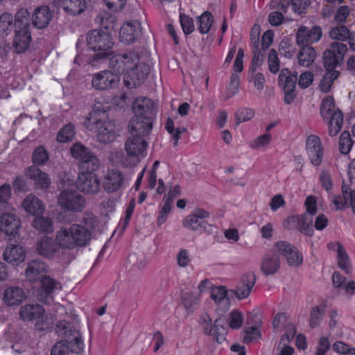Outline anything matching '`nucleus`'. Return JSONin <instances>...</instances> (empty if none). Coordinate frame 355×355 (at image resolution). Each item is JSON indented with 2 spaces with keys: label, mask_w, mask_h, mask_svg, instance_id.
Listing matches in <instances>:
<instances>
[{
  "label": "nucleus",
  "mask_w": 355,
  "mask_h": 355,
  "mask_svg": "<svg viewBox=\"0 0 355 355\" xmlns=\"http://www.w3.org/2000/svg\"><path fill=\"white\" fill-rule=\"evenodd\" d=\"M109 105L103 96L95 98L92 110L89 112L84 121V125L86 128H93L94 122H97L99 119H105L107 118V112L109 109Z\"/></svg>",
  "instance_id": "obj_19"
},
{
  "label": "nucleus",
  "mask_w": 355,
  "mask_h": 355,
  "mask_svg": "<svg viewBox=\"0 0 355 355\" xmlns=\"http://www.w3.org/2000/svg\"><path fill=\"white\" fill-rule=\"evenodd\" d=\"M71 153L73 157L81 162L83 168L92 171L99 169L101 164L98 158L81 143L74 144L71 148Z\"/></svg>",
  "instance_id": "obj_11"
},
{
  "label": "nucleus",
  "mask_w": 355,
  "mask_h": 355,
  "mask_svg": "<svg viewBox=\"0 0 355 355\" xmlns=\"http://www.w3.org/2000/svg\"><path fill=\"white\" fill-rule=\"evenodd\" d=\"M270 142L271 135L270 133H266L252 140L249 146L252 149L260 150L266 148L270 145Z\"/></svg>",
  "instance_id": "obj_49"
},
{
  "label": "nucleus",
  "mask_w": 355,
  "mask_h": 355,
  "mask_svg": "<svg viewBox=\"0 0 355 355\" xmlns=\"http://www.w3.org/2000/svg\"><path fill=\"white\" fill-rule=\"evenodd\" d=\"M227 321L230 328L238 329L242 326L243 322V314L238 310H233L229 313Z\"/></svg>",
  "instance_id": "obj_51"
},
{
  "label": "nucleus",
  "mask_w": 355,
  "mask_h": 355,
  "mask_svg": "<svg viewBox=\"0 0 355 355\" xmlns=\"http://www.w3.org/2000/svg\"><path fill=\"white\" fill-rule=\"evenodd\" d=\"M325 311V304H321L312 309L310 313V326L311 327H316L320 324Z\"/></svg>",
  "instance_id": "obj_46"
},
{
  "label": "nucleus",
  "mask_w": 355,
  "mask_h": 355,
  "mask_svg": "<svg viewBox=\"0 0 355 355\" xmlns=\"http://www.w3.org/2000/svg\"><path fill=\"white\" fill-rule=\"evenodd\" d=\"M141 34V26L138 21L124 23L120 30L119 39L124 44H132Z\"/></svg>",
  "instance_id": "obj_24"
},
{
  "label": "nucleus",
  "mask_w": 355,
  "mask_h": 355,
  "mask_svg": "<svg viewBox=\"0 0 355 355\" xmlns=\"http://www.w3.org/2000/svg\"><path fill=\"white\" fill-rule=\"evenodd\" d=\"M280 266L279 259L277 254H266L261 263V271L266 275H270L276 273Z\"/></svg>",
  "instance_id": "obj_37"
},
{
  "label": "nucleus",
  "mask_w": 355,
  "mask_h": 355,
  "mask_svg": "<svg viewBox=\"0 0 355 355\" xmlns=\"http://www.w3.org/2000/svg\"><path fill=\"white\" fill-rule=\"evenodd\" d=\"M92 126L93 128L87 129L96 132V138L99 142L108 144L116 139V134L114 125L107 119L97 120V122H94Z\"/></svg>",
  "instance_id": "obj_17"
},
{
  "label": "nucleus",
  "mask_w": 355,
  "mask_h": 355,
  "mask_svg": "<svg viewBox=\"0 0 355 355\" xmlns=\"http://www.w3.org/2000/svg\"><path fill=\"white\" fill-rule=\"evenodd\" d=\"M328 248L336 252L338 266L346 274H350L352 271V263L343 245L338 241H334L328 244Z\"/></svg>",
  "instance_id": "obj_23"
},
{
  "label": "nucleus",
  "mask_w": 355,
  "mask_h": 355,
  "mask_svg": "<svg viewBox=\"0 0 355 355\" xmlns=\"http://www.w3.org/2000/svg\"><path fill=\"white\" fill-rule=\"evenodd\" d=\"M95 171L87 169L78 174L76 187L82 193L87 195H96L101 190V180L94 173Z\"/></svg>",
  "instance_id": "obj_10"
},
{
  "label": "nucleus",
  "mask_w": 355,
  "mask_h": 355,
  "mask_svg": "<svg viewBox=\"0 0 355 355\" xmlns=\"http://www.w3.org/2000/svg\"><path fill=\"white\" fill-rule=\"evenodd\" d=\"M334 351L341 355H355V347L341 341H336L332 345Z\"/></svg>",
  "instance_id": "obj_57"
},
{
  "label": "nucleus",
  "mask_w": 355,
  "mask_h": 355,
  "mask_svg": "<svg viewBox=\"0 0 355 355\" xmlns=\"http://www.w3.org/2000/svg\"><path fill=\"white\" fill-rule=\"evenodd\" d=\"M33 227L42 232H53V220L48 217H36L33 220Z\"/></svg>",
  "instance_id": "obj_44"
},
{
  "label": "nucleus",
  "mask_w": 355,
  "mask_h": 355,
  "mask_svg": "<svg viewBox=\"0 0 355 355\" xmlns=\"http://www.w3.org/2000/svg\"><path fill=\"white\" fill-rule=\"evenodd\" d=\"M322 35V29L318 26H313L311 29L302 26L297 32L296 42L301 46H309L310 44L318 42Z\"/></svg>",
  "instance_id": "obj_22"
},
{
  "label": "nucleus",
  "mask_w": 355,
  "mask_h": 355,
  "mask_svg": "<svg viewBox=\"0 0 355 355\" xmlns=\"http://www.w3.org/2000/svg\"><path fill=\"white\" fill-rule=\"evenodd\" d=\"M306 145L311 163L315 166H319L322 162L324 155L320 139L316 135H309L306 139Z\"/></svg>",
  "instance_id": "obj_20"
},
{
  "label": "nucleus",
  "mask_w": 355,
  "mask_h": 355,
  "mask_svg": "<svg viewBox=\"0 0 355 355\" xmlns=\"http://www.w3.org/2000/svg\"><path fill=\"white\" fill-rule=\"evenodd\" d=\"M72 352L80 353L84 349V343L82 336L77 334L73 339V341H69Z\"/></svg>",
  "instance_id": "obj_64"
},
{
  "label": "nucleus",
  "mask_w": 355,
  "mask_h": 355,
  "mask_svg": "<svg viewBox=\"0 0 355 355\" xmlns=\"http://www.w3.org/2000/svg\"><path fill=\"white\" fill-rule=\"evenodd\" d=\"M253 54L251 65L249 69V73L250 74L256 73L263 60V54L261 50L258 49V51H257V49H254Z\"/></svg>",
  "instance_id": "obj_60"
},
{
  "label": "nucleus",
  "mask_w": 355,
  "mask_h": 355,
  "mask_svg": "<svg viewBox=\"0 0 355 355\" xmlns=\"http://www.w3.org/2000/svg\"><path fill=\"white\" fill-rule=\"evenodd\" d=\"M49 154L42 146L37 147L33 153V162L36 165H44L49 160Z\"/></svg>",
  "instance_id": "obj_52"
},
{
  "label": "nucleus",
  "mask_w": 355,
  "mask_h": 355,
  "mask_svg": "<svg viewBox=\"0 0 355 355\" xmlns=\"http://www.w3.org/2000/svg\"><path fill=\"white\" fill-rule=\"evenodd\" d=\"M343 195L334 196L332 202L336 209H342L349 205L355 214V190H343Z\"/></svg>",
  "instance_id": "obj_34"
},
{
  "label": "nucleus",
  "mask_w": 355,
  "mask_h": 355,
  "mask_svg": "<svg viewBox=\"0 0 355 355\" xmlns=\"http://www.w3.org/2000/svg\"><path fill=\"white\" fill-rule=\"evenodd\" d=\"M26 298L24 291L19 287H9L5 290L3 300L8 306H15L21 303Z\"/></svg>",
  "instance_id": "obj_35"
},
{
  "label": "nucleus",
  "mask_w": 355,
  "mask_h": 355,
  "mask_svg": "<svg viewBox=\"0 0 355 355\" xmlns=\"http://www.w3.org/2000/svg\"><path fill=\"white\" fill-rule=\"evenodd\" d=\"M313 81V74L311 71H305L299 77L298 85L302 88L305 89L310 86Z\"/></svg>",
  "instance_id": "obj_63"
},
{
  "label": "nucleus",
  "mask_w": 355,
  "mask_h": 355,
  "mask_svg": "<svg viewBox=\"0 0 355 355\" xmlns=\"http://www.w3.org/2000/svg\"><path fill=\"white\" fill-rule=\"evenodd\" d=\"M26 175L34 182L37 189H47L51 183L49 175L35 166L26 170Z\"/></svg>",
  "instance_id": "obj_30"
},
{
  "label": "nucleus",
  "mask_w": 355,
  "mask_h": 355,
  "mask_svg": "<svg viewBox=\"0 0 355 355\" xmlns=\"http://www.w3.org/2000/svg\"><path fill=\"white\" fill-rule=\"evenodd\" d=\"M256 277L253 273L245 274L238 282L235 289L233 291L235 296L239 300L247 298L251 293L252 289L255 284Z\"/></svg>",
  "instance_id": "obj_28"
},
{
  "label": "nucleus",
  "mask_w": 355,
  "mask_h": 355,
  "mask_svg": "<svg viewBox=\"0 0 355 355\" xmlns=\"http://www.w3.org/2000/svg\"><path fill=\"white\" fill-rule=\"evenodd\" d=\"M211 297L219 309L227 310L230 306V300L227 297V291L223 286L211 288Z\"/></svg>",
  "instance_id": "obj_36"
},
{
  "label": "nucleus",
  "mask_w": 355,
  "mask_h": 355,
  "mask_svg": "<svg viewBox=\"0 0 355 355\" xmlns=\"http://www.w3.org/2000/svg\"><path fill=\"white\" fill-rule=\"evenodd\" d=\"M239 78L236 73H232L230 78V83L227 88V98H230L234 96L239 89Z\"/></svg>",
  "instance_id": "obj_62"
},
{
  "label": "nucleus",
  "mask_w": 355,
  "mask_h": 355,
  "mask_svg": "<svg viewBox=\"0 0 355 355\" xmlns=\"http://www.w3.org/2000/svg\"><path fill=\"white\" fill-rule=\"evenodd\" d=\"M109 67L119 76L123 75L124 83L128 87L139 85L150 71L149 67L140 62L139 55L134 52L112 56L109 62Z\"/></svg>",
  "instance_id": "obj_2"
},
{
  "label": "nucleus",
  "mask_w": 355,
  "mask_h": 355,
  "mask_svg": "<svg viewBox=\"0 0 355 355\" xmlns=\"http://www.w3.org/2000/svg\"><path fill=\"white\" fill-rule=\"evenodd\" d=\"M211 332L207 333V335L212 336L218 343H222L225 340L227 333V328L223 318L216 319L214 325L211 327Z\"/></svg>",
  "instance_id": "obj_38"
},
{
  "label": "nucleus",
  "mask_w": 355,
  "mask_h": 355,
  "mask_svg": "<svg viewBox=\"0 0 355 355\" xmlns=\"http://www.w3.org/2000/svg\"><path fill=\"white\" fill-rule=\"evenodd\" d=\"M154 110L153 101L146 97H138L132 103L135 116L129 123V128L133 131L143 129L144 132L150 133L153 129L152 114Z\"/></svg>",
  "instance_id": "obj_3"
},
{
  "label": "nucleus",
  "mask_w": 355,
  "mask_h": 355,
  "mask_svg": "<svg viewBox=\"0 0 355 355\" xmlns=\"http://www.w3.org/2000/svg\"><path fill=\"white\" fill-rule=\"evenodd\" d=\"M200 295L196 292L186 293L183 297V304L188 313H192L198 306Z\"/></svg>",
  "instance_id": "obj_45"
},
{
  "label": "nucleus",
  "mask_w": 355,
  "mask_h": 355,
  "mask_svg": "<svg viewBox=\"0 0 355 355\" xmlns=\"http://www.w3.org/2000/svg\"><path fill=\"white\" fill-rule=\"evenodd\" d=\"M53 2L71 17L81 15L87 7V0H54Z\"/></svg>",
  "instance_id": "obj_26"
},
{
  "label": "nucleus",
  "mask_w": 355,
  "mask_h": 355,
  "mask_svg": "<svg viewBox=\"0 0 355 355\" xmlns=\"http://www.w3.org/2000/svg\"><path fill=\"white\" fill-rule=\"evenodd\" d=\"M97 225V217L92 211H85L78 222L60 227L54 240L42 236L36 243V251L45 259L58 263H69L68 251L87 246Z\"/></svg>",
  "instance_id": "obj_1"
},
{
  "label": "nucleus",
  "mask_w": 355,
  "mask_h": 355,
  "mask_svg": "<svg viewBox=\"0 0 355 355\" xmlns=\"http://www.w3.org/2000/svg\"><path fill=\"white\" fill-rule=\"evenodd\" d=\"M53 12L47 6H42L35 9L32 22L34 26L39 29L46 27L52 19Z\"/></svg>",
  "instance_id": "obj_31"
},
{
  "label": "nucleus",
  "mask_w": 355,
  "mask_h": 355,
  "mask_svg": "<svg viewBox=\"0 0 355 355\" xmlns=\"http://www.w3.org/2000/svg\"><path fill=\"white\" fill-rule=\"evenodd\" d=\"M72 350L67 340L57 342L51 349V355H69Z\"/></svg>",
  "instance_id": "obj_55"
},
{
  "label": "nucleus",
  "mask_w": 355,
  "mask_h": 355,
  "mask_svg": "<svg viewBox=\"0 0 355 355\" xmlns=\"http://www.w3.org/2000/svg\"><path fill=\"white\" fill-rule=\"evenodd\" d=\"M268 69L272 73H277L279 70V61L277 53L275 49H270L268 56Z\"/></svg>",
  "instance_id": "obj_58"
},
{
  "label": "nucleus",
  "mask_w": 355,
  "mask_h": 355,
  "mask_svg": "<svg viewBox=\"0 0 355 355\" xmlns=\"http://www.w3.org/2000/svg\"><path fill=\"white\" fill-rule=\"evenodd\" d=\"M21 227V219L12 212H4L0 215V230L8 236H16Z\"/></svg>",
  "instance_id": "obj_21"
},
{
  "label": "nucleus",
  "mask_w": 355,
  "mask_h": 355,
  "mask_svg": "<svg viewBox=\"0 0 355 355\" xmlns=\"http://www.w3.org/2000/svg\"><path fill=\"white\" fill-rule=\"evenodd\" d=\"M349 34V30L344 25L333 27L329 32L331 38L340 41L347 40Z\"/></svg>",
  "instance_id": "obj_50"
},
{
  "label": "nucleus",
  "mask_w": 355,
  "mask_h": 355,
  "mask_svg": "<svg viewBox=\"0 0 355 355\" xmlns=\"http://www.w3.org/2000/svg\"><path fill=\"white\" fill-rule=\"evenodd\" d=\"M87 42L89 48L96 52L99 58L110 55L114 46L111 35L100 30L90 31L87 36Z\"/></svg>",
  "instance_id": "obj_6"
},
{
  "label": "nucleus",
  "mask_w": 355,
  "mask_h": 355,
  "mask_svg": "<svg viewBox=\"0 0 355 355\" xmlns=\"http://www.w3.org/2000/svg\"><path fill=\"white\" fill-rule=\"evenodd\" d=\"M74 135V126L71 123H68L58 132L57 141L60 143H67L71 141Z\"/></svg>",
  "instance_id": "obj_48"
},
{
  "label": "nucleus",
  "mask_w": 355,
  "mask_h": 355,
  "mask_svg": "<svg viewBox=\"0 0 355 355\" xmlns=\"http://www.w3.org/2000/svg\"><path fill=\"white\" fill-rule=\"evenodd\" d=\"M176 260L179 267H187L191 261L189 251L187 249L180 250L176 255Z\"/></svg>",
  "instance_id": "obj_61"
},
{
  "label": "nucleus",
  "mask_w": 355,
  "mask_h": 355,
  "mask_svg": "<svg viewBox=\"0 0 355 355\" xmlns=\"http://www.w3.org/2000/svg\"><path fill=\"white\" fill-rule=\"evenodd\" d=\"M214 23V17L209 11L204 12L197 17L198 30L201 34H207L211 29Z\"/></svg>",
  "instance_id": "obj_40"
},
{
  "label": "nucleus",
  "mask_w": 355,
  "mask_h": 355,
  "mask_svg": "<svg viewBox=\"0 0 355 355\" xmlns=\"http://www.w3.org/2000/svg\"><path fill=\"white\" fill-rule=\"evenodd\" d=\"M273 326L277 331L284 329L285 332L282 337V342H290L296 334L295 326L290 322L286 313H277L274 318Z\"/></svg>",
  "instance_id": "obj_25"
},
{
  "label": "nucleus",
  "mask_w": 355,
  "mask_h": 355,
  "mask_svg": "<svg viewBox=\"0 0 355 355\" xmlns=\"http://www.w3.org/2000/svg\"><path fill=\"white\" fill-rule=\"evenodd\" d=\"M119 81V76L114 71L103 70L93 75L92 85L96 90H106L116 87Z\"/></svg>",
  "instance_id": "obj_15"
},
{
  "label": "nucleus",
  "mask_w": 355,
  "mask_h": 355,
  "mask_svg": "<svg viewBox=\"0 0 355 355\" xmlns=\"http://www.w3.org/2000/svg\"><path fill=\"white\" fill-rule=\"evenodd\" d=\"M261 336V331L259 325L256 324L255 326L248 327L244 331V336L243 340L245 343H251Z\"/></svg>",
  "instance_id": "obj_53"
},
{
  "label": "nucleus",
  "mask_w": 355,
  "mask_h": 355,
  "mask_svg": "<svg viewBox=\"0 0 355 355\" xmlns=\"http://www.w3.org/2000/svg\"><path fill=\"white\" fill-rule=\"evenodd\" d=\"M21 206L26 213L33 216L43 214L45 211L42 201L33 194L28 195L22 201Z\"/></svg>",
  "instance_id": "obj_32"
},
{
  "label": "nucleus",
  "mask_w": 355,
  "mask_h": 355,
  "mask_svg": "<svg viewBox=\"0 0 355 355\" xmlns=\"http://www.w3.org/2000/svg\"><path fill=\"white\" fill-rule=\"evenodd\" d=\"M316 52L315 49L310 46H302L298 54L299 64L303 67H309L315 60Z\"/></svg>",
  "instance_id": "obj_39"
},
{
  "label": "nucleus",
  "mask_w": 355,
  "mask_h": 355,
  "mask_svg": "<svg viewBox=\"0 0 355 355\" xmlns=\"http://www.w3.org/2000/svg\"><path fill=\"white\" fill-rule=\"evenodd\" d=\"M180 21L184 34L189 35L194 31L193 21L189 16L180 13Z\"/></svg>",
  "instance_id": "obj_59"
},
{
  "label": "nucleus",
  "mask_w": 355,
  "mask_h": 355,
  "mask_svg": "<svg viewBox=\"0 0 355 355\" xmlns=\"http://www.w3.org/2000/svg\"><path fill=\"white\" fill-rule=\"evenodd\" d=\"M338 76L339 73L336 70L327 71L319 85L320 91L324 93L329 92L331 88L333 82L338 77Z\"/></svg>",
  "instance_id": "obj_43"
},
{
  "label": "nucleus",
  "mask_w": 355,
  "mask_h": 355,
  "mask_svg": "<svg viewBox=\"0 0 355 355\" xmlns=\"http://www.w3.org/2000/svg\"><path fill=\"white\" fill-rule=\"evenodd\" d=\"M347 46L344 44L334 42L331 48L326 50L323 54V62L327 71L335 70V68L342 61L343 55L347 51Z\"/></svg>",
  "instance_id": "obj_16"
},
{
  "label": "nucleus",
  "mask_w": 355,
  "mask_h": 355,
  "mask_svg": "<svg viewBox=\"0 0 355 355\" xmlns=\"http://www.w3.org/2000/svg\"><path fill=\"white\" fill-rule=\"evenodd\" d=\"M31 42V35L28 28L16 30L13 47L17 53L25 52Z\"/></svg>",
  "instance_id": "obj_33"
},
{
  "label": "nucleus",
  "mask_w": 355,
  "mask_h": 355,
  "mask_svg": "<svg viewBox=\"0 0 355 355\" xmlns=\"http://www.w3.org/2000/svg\"><path fill=\"white\" fill-rule=\"evenodd\" d=\"M129 132L131 136L128 137L124 144V149L127 155L137 159L144 158L147 155L148 146L145 137L150 133L144 132L143 129L133 131L132 128H129Z\"/></svg>",
  "instance_id": "obj_7"
},
{
  "label": "nucleus",
  "mask_w": 355,
  "mask_h": 355,
  "mask_svg": "<svg viewBox=\"0 0 355 355\" xmlns=\"http://www.w3.org/2000/svg\"><path fill=\"white\" fill-rule=\"evenodd\" d=\"M48 271L49 267L46 263L40 260H34L28 263L25 274L28 281L35 282L40 280Z\"/></svg>",
  "instance_id": "obj_29"
},
{
  "label": "nucleus",
  "mask_w": 355,
  "mask_h": 355,
  "mask_svg": "<svg viewBox=\"0 0 355 355\" xmlns=\"http://www.w3.org/2000/svg\"><path fill=\"white\" fill-rule=\"evenodd\" d=\"M297 73L288 69H282L279 76V85L284 92V102L291 104L295 98V89Z\"/></svg>",
  "instance_id": "obj_14"
},
{
  "label": "nucleus",
  "mask_w": 355,
  "mask_h": 355,
  "mask_svg": "<svg viewBox=\"0 0 355 355\" xmlns=\"http://www.w3.org/2000/svg\"><path fill=\"white\" fill-rule=\"evenodd\" d=\"M14 26V19L11 14L4 12L0 15V37H4L11 33Z\"/></svg>",
  "instance_id": "obj_41"
},
{
  "label": "nucleus",
  "mask_w": 355,
  "mask_h": 355,
  "mask_svg": "<svg viewBox=\"0 0 355 355\" xmlns=\"http://www.w3.org/2000/svg\"><path fill=\"white\" fill-rule=\"evenodd\" d=\"M26 258V250L19 244H8L3 252V259L8 263L18 266L24 262Z\"/></svg>",
  "instance_id": "obj_27"
},
{
  "label": "nucleus",
  "mask_w": 355,
  "mask_h": 355,
  "mask_svg": "<svg viewBox=\"0 0 355 355\" xmlns=\"http://www.w3.org/2000/svg\"><path fill=\"white\" fill-rule=\"evenodd\" d=\"M254 116V110L248 107L239 108L235 113V119L237 124L250 121Z\"/></svg>",
  "instance_id": "obj_54"
},
{
  "label": "nucleus",
  "mask_w": 355,
  "mask_h": 355,
  "mask_svg": "<svg viewBox=\"0 0 355 355\" xmlns=\"http://www.w3.org/2000/svg\"><path fill=\"white\" fill-rule=\"evenodd\" d=\"M298 223H297V229L306 236H311L313 233V219L307 214L298 216Z\"/></svg>",
  "instance_id": "obj_42"
},
{
  "label": "nucleus",
  "mask_w": 355,
  "mask_h": 355,
  "mask_svg": "<svg viewBox=\"0 0 355 355\" xmlns=\"http://www.w3.org/2000/svg\"><path fill=\"white\" fill-rule=\"evenodd\" d=\"M30 14L27 9L21 8L15 15V23L17 30L28 28Z\"/></svg>",
  "instance_id": "obj_47"
},
{
  "label": "nucleus",
  "mask_w": 355,
  "mask_h": 355,
  "mask_svg": "<svg viewBox=\"0 0 355 355\" xmlns=\"http://www.w3.org/2000/svg\"><path fill=\"white\" fill-rule=\"evenodd\" d=\"M320 114L324 120L329 122V135L331 137L337 135L343 126V115L342 112L336 107L332 96H328L322 101Z\"/></svg>",
  "instance_id": "obj_4"
},
{
  "label": "nucleus",
  "mask_w": 355,
  "mask_h": 355,
  "mask_svg": "<svg viewBox=\"0 0 355 355\" xmlns=\"http://www.w3.org/2000/svg\"><path fill=\"white\" fill-rule=\"evenodd\" d=\"M19 318L23 320H35V327L39 331L48 329L53 323V318L46 314L43 306L37 304L22 306L19 310Z\"/></svg>",
  "instance_id": "obj_5"
},
{
  "label": "nucleus",
  "mask_w": 355,
  "mask_h": 355,
  "mask_svg": "<svg viewBox=\"0 0 355 355\" xmlns=\"http://www.w3.org/2000/svg\"><path fill=\"white\" fill-rule=\"evenodd\" d=\"M275 253L286 258L290 266L297 267L303 261L302 255L290 243L286 241H278L274 245Z\"/></svg>",
  "instance_id": "obj_18"
},
{
  "label": "nucleus",
  "mask_w": 355,
  "mask_h": 355,
  "mask_svg": "<svg viewBox=\"0 0 355 355\" xmlns=\"http://www.w3.org/2000/svg\"><path fill=\"white\" fill-rule=\"evenodd\" d=\"M126 187L125 175L119 168H108L102 178L103 189L109 195L121 196Z\"/></svg>",
  "instance_id": "obj_8"
},
{
  "label": "nucleus",
  "mask_w": 355,
  "mask_h": 355,
  "mask_svg": "<svg viewBox=\"0 0 355 355\" xmlns=\"http://www.w3.org/2000/svg\"><path fill=\"white\" fill-rule=\"evenodd\" d=\"M210 216L208 211L197 208L183 220L182 225L185 228L196 232H206L209 224L207 219Z\"/></svg>",
  "instance_id": "obj_12"
},
{
  "label": "nucleus",
  "mask_w": 355,
  "mask_h": 355,
  "mask_svg": "<svg viewBox=\"0 0 355 355\" xmlns=\"http://www.w3.org/2000/svg\"><path fill=\"white\" fill-rule=\"evenodd\" d=\"M59 205L65 210L79 212L86 205L85 197L73 189H64L60 192L58 198Z\"/></svg>",
  "instance_id": "obj_9"
},
{
  "label": "nucleus",
  "mask_w": 355,
  "mask_h": 355,
  "mask_svg": "<svg viewBox=\"0 0 355 355\" xmlns=\"http://www.w3.org/2000/svg\"><path fill=\"white\" fill-rule=\"evenodd\" d=\"M352 141L349 132H343L340 137L339 148L343 154H347L351 150Z\"/></svg>",
  "instance_id": "obj_56"
},
{
  "label": "nucleus",
  "mask_w": 355,
  "mask_h": 355,
  "mask_svg": "<svg viewBox=\"0 0 355 355\" xmlns=\"http://www.w3.org/2000/svg\"><path fill=\"white\" fill-rule=\"evenodd\" d=\"M39 281L40 286L37 290L36 297L42 302L51 301L54 293L62 290V284L49 275L42 276Z\"/></svg>",
  "instance_id": "obj_13"
}]
</instances>
